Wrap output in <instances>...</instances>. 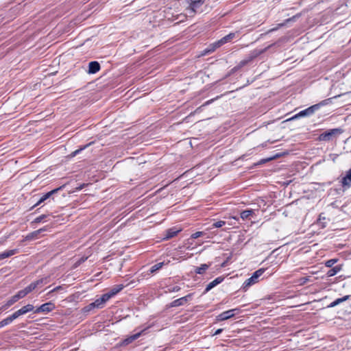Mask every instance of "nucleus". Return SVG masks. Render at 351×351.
Segmentation results:
<instances>
[{
	"mask_svg": "<svg viewBox=\"0 0 351 351\" xmlns=\"http://www.w3.org/2000/svg\"><path fill=\"white\" fill-rule=\"evenodd\" d=\"M343 132L341 128L328 130L319 134L318 139L322 141H330L334 136H338Z\"/></svg>",
	"mask_w": 351,
	"mask_h": 351,
	"instance_id": "obj_6",
	"label": "nucleus"
},
{
	"mask_svg": "<svg viewBox=\"0 0 351 351\" xmlns=\"http://www.w3.org/2000/svg\"><path fill=\"white\" fill-rule=\"evenodd\" d=\"M55 308H56L55 304L51 302H49L42 304L38 308H37L35 310L34 313H49V312L52 311L53 310H54Z\"/></svg>",
	"mask_w": 351,
	"mask_h": 351,
	"instance_id": "obj_10",
	"label": "nucleus"
},
{
	"mask_svg": "<svg viewBox=\"0 0 351 351\" xmlns=\"http://www.w3.org/2000/svg\"><path fill=\"white\" fill-rule=\"evenodd\" d=\"M349 298H350V295H345V296H343L342 298H337L335 301L331 302L330 304H328L327 307L328 308H333V307L339 305V304H341V303H342L343 302H346Z\"/></svg>",
	"mask_w": 351,
	"mask_h": 351,
	"instance_id": "obj_16",
	"label": "nucleus"
},
{
	"mask_svg": "<svg viewBox=\"0 0 351 351\" xmlns=\"http://www.w3.org/2000/svg\"><path fill=\"white\" fill-rule=\"evenodd\" d=\"M237 33L231 32L228 35L223 36L220 40L210 44L208 47L205 50L206 53H211L214 51L216 49L221 47L224 44L232 41L236 37Z\"/></svg>",
	"mask_w": 351,
	"mask_h": 351,
	"instance_id": "obj_2",
	"label": "nucleus"
},
{
	"mask_svg": "<svg viewBox=\"0 0 351 351\" xmlns=\"http://www.w3.org/2000/svg\"><path fill=\"white\" fill-rule=\"evenodd\" d=\"M123 285H117L114 286L111 289L117 295L123 289Z\"/></svg>",
	"mask_w": 351,
	"mask_h": 351,
	"instance_id": "obj_28",
	"label": "nucleus"
},
{
	"mask_svg": "<svg viewBox=\"0 0 351 351\" xmlns=\"http://www.w3.org/2000/svg\"><path fill=\"white\" fill-rule=\"evenodd\" d=\"M49 217V215H41L40 216H38V217H36L32 222V223H40L43 221H46V219Z\"/></svg>",
	"mask_w": 351,
	"mask_h": 351,
	"instance_id": "obj_26",
	"label": "nucleus"
},
{
	"mask_svg": "<svg viewBox=\"0 0 351 351\" xmlns=\"http://www.w3.org/2000/svg\"><path fill=\"white\" fill-rule=\"evenodd\" d=\"M186 303V299H183V298H180L179 299L175 300L171 302L169 304V307H177L180 306H182Z\"/></svg>",
	"mask_w": 351,
	"mask_h": 351,
	"instance_id": "obj_21",
	"label": "nucleus"
},
{
	"mask_svg": "<svg viewBox=\"0 0 351 351\" xmlns=\"http://www.w3.org/2000/svg\"><path fill=\"white\" fill-rule=\"evenodd\" d=\"M270 160V158L265 159V160H262L260 162V163H264L265 162L268 161V160Z\"/></svg>",
	"mask_w": 351,
	"mask_h": 351,
	"instance_id": "obj_47",
	"label": "nucleus"
},
{
	"mask_svg": "<svg viewBox=\"0 0 351 351\" xmlns=\"http://www.w3.org/2000/svg\"><path fill=\"white\" fill-rule=\"evenodd\" d=\"M227 265V261H224L221 265V267H224Z\"/></svg>",
	"mask_w": 351,
	"mask_h": 351,
	"instance_id": "obj_46",
	"label": "nucleus"
},
{
	"mask_svg": "<svg viewBox=\"0 0 351 351\" xmlns=\"http://www.w3.org/2000/svg\"><path fill=\"white\" fill-rule=\"evenodd\" d=\"M45 230H46L45 228H40L39 230H35V231L29 233V234H27L25 237V240L26 241H32V240L36 239L38 237V235L40 233H41L42 232L45 231Z\"/></svg>",
	"mask_w": 351,
	"mask_h": 351,
	"instance_id": "obj_17",
	"label": "nucleus"
},
{
	"mask_svg": "<svg viewBox=\"0 0 351 351\" xmlns=\"http://www.w3.org/2000/svg\"><path fill=\"white\" fill-rule=\"evenodd\" d=\"M341 269H342V265H336V266L333 267L332 268L330 269L327 271L326 275L328 277L334 276L337 274H338L341 270Z\"/></svg>",
	"mask_w": 351,
	"mask_h": 351,
	"instance_id": "obj_18",
	"label": "nucleus"
},
{
	"mask_svg": "<svg viewBox=\"0 0 351 351\" xmlns=\"http://www.w3.org/2000/svg\"><path fill=\"white\" fill-rule=\"evenodd\" d=\"M219 97L217 96L215 99H210V100H208L207 101H206L204 103V104L203 105L204 106H207V105H209L214 100L217 99V98H219Z\"/></svg>",
	"mask_w": 351,
	"mask_h": 351,
	"instance_id": "obj_38",
	"label": "nucleus"
},
{
	"mask_svg": "<svg viewBox=\"0 0 351 351\" xmlns=\"http://www.w3.org/2000/svg\"><path fill=\"white\" fill-rule=\"evenodd\" d=\"M86 147V146H85L84 147L81 148V149H77V150H75V151L73 152V156H75L76 154H77L78 153H80V152L81 150H82L83 149H84Z\"/></svg>",
	"mask_w": 351,
	"mask_h": 351,
	"instance_id": "obj_45",
	"label": "nucleus"
},
{
	"mask_svg": "<svg viewBox=\"0 0 351 351\" xmlns=\"http://www.w3.org/2000/svg\"><path fill=\"white\" fill-rule=\"evenodd\" d=\"M308 280V278H303V283L306 282Z\"/></svg>",
	"mask_w": 351,
	"mask_h": 351,
	"instance_id": "obj_48",
	"label": "nucleus"
},
{
	"mask_svg": "<svg viewBox=\"0 0 351 351\" xmlns=\"http://www.w3.org/2000/svg\"><path fill=\"white\" fill-rule=\"evenodd\" d=\"M224 280V277L219 276L216 278L214 280L210 282L209 284L207 285L203 294H206L208 291H210L212 289H213L215 287L222 282Z\"/></svg>",
	"mask_w": 351,
	"mask_h": 351,
	"instance_id": "obj_11",
	"label": "nucleus"
},
{
	"mask_svg": "<svg viewBox=\"0 0 351 351\" xmlns=\"http://www.w3.org/2000/svg\"><path fill=\"white\" fill-rule=\"evenodd\" d=\"M95 308V306H92V305H91V303H90V304H89L88 306H85V307L84 308V312H88V311H91V310H92L93 308Z\"/></svg>",
	"mask_w": 351,
	"mask_h": 351,
	"instance_id": "obj_37",
	"label": "nucleus"
},
{
	"mask_svg": "<svg viewBox=\"0 0 351 351\" xmlns=\"http://www.w3.org/2000/svg\"><path fill=\"white\" fill-rule=\"evenodd\" d=\"M11 324L10 322V320L8 319V317H6L5 319H3L2 321L0 322V328H3L8 324Z\"/></svg>",
	"mask_w": 351,
	"mask_h": 351,
	"instance_id": "obj_33",
	"label": "nucleus"
},
{
	"mask_svg": "<svg viewBox=\"0 0 351 351\" xmlns=\"http://www.w3.org/2000/svg\"><path fill=\"white\" fill-rule=\"evenodd\" d=\"M47 281V278H40L39 280H37L31 284H29L27 287H26L24 289L25 292L27 295L28 293H31L32 291H34L36 288L42 285L44 283H46Z\"/></svg>",
	"mask_w": 351,
	"mask_h": 351,
	"instance_id": "obj_9",
	"label": "nucleus"
},
{
	"mask_svg": "<svg viewBox=\"0 0 351 351\" xmlns=\"http://www.w3.org/2000/svg\"><path fill=\"white\" fill-rule=\"evenodd\" d=\"M108 295H109V298H112L114 297L116 294L112 291V289H110L108 292L106 293Z\"/></svg>",
	"mask_w": 351,
	"mask_h": 351,
	"instance_id": "obj_40",
	"label": "nucleus"
},
{
	"mask_svg": "<svg viewBox=\"0 0 351 351\" xmlns=\"http://www.w3.org/2000/svg\"><path fill=\"white\" fill-rule=\"evenodd\" d=\"M341 183L343 188H349L351 186V168L346 172V176L342 178Z\"/></svg>",
	"mask_w": 351,
	"mask_h": 351,
	"instance_id": "obj_12",
	"label": "nucleus"
},
{
	"mask_svg": "<svg viewBox=\"0 0 351 351\" xmlns=\"http://www.w3.org/2000/svg\"><path fill=\"white\" fill-rule=\"evenodd\" d=\"M101 69L100 64L97 61H92L88 64V73L95 74Z\"/></svg>",
	"mask_w": 351,
	"mask_h": 351,
	"instance_id": "obj_15",
	"label": "nucleus"
},
{
	"mask_svg": "<svg viewBox=\"0 0 351 351\" xmlns=\"http://www.w3.org/2000/svg\"><path fill=\"white\" fill-rule=\"evenodd\" d=\"M222 331H223V329H222V328H219V329H217V330L215 332L214 335H219Z\"/></svg>",
	"mask_w": 351,
	"mask_h": 351,
	"instance_id": "obj_44",
	"label": "nucleus"
},
{
	"mask_svg": "<svg viewBox=\"0 0 351 351\" xmlns=\"http://www.w3.org/2000/svg\"><path fill=\"white\" fill-rule=\"evenodd\" d=\"M239 308H233L230 309L224 312H222L219 315L217 316V320L221 322L227 320L230 318H232L234 316L236 312L239 313Z\"/></svg>",
	"mask_w": 351,
	"mask_h": 351,
	"instance_id": "obj_8",
	"label": "nucleus"
},
{
	"mask_svg": "<svg viewBox=\"0 0 351 351\" xmlns=\"http://www.w3.org/2000/svg\"><path fill=\"white\" fill-rule=\"evenodd\" d=\"M322 105V103L313 105L303 110L300 111L298 113L288 119L287 121H293L301 117H310L313 115L317 110H318Z\"/></svg>",
	"mask_w": 351,
	"mask_h": 351,
	"instance_id": "obj_4",
	"label": "nucleus"
},
{
	"mask_svg": "<svg viewBox=\"0 0 351 351\" xmlns=\"http://www.w3.org/2000/svg\"><path fill=\"white\" fill-rule=\"evenodd\" d=\"M64 185L58 187V188H56L55 189H53L49 192H47V193H45V195H43L40 198V199L32 206V209L39 206L40 204H41L42 203L45 202L46 200L47 199H53V195L56 194L59 191L62 190L63 188H64Z\"/></svg>",
	"mask_w": 351,
	"mask_h": 351,
	"instance_id": "obj_7",
	"label": "nucleus"
},
{
	"mask_svg": "<svg viewBox=\"0 0 351 351\" xmlns=\"http://www.w3.org/2000/svg\"><path fill=\"white\" fill-rule=\"evenodd\" d=\"M17 252H18V250L14 249V250H10L5 251L2 253H0V260H3L4 258L10 257V256L14 255L15 254H16Z\"/></svg>",
	"mask_w": 351,
	"mask_h": 351,
	"instance_id": "obj_19",
	"label": "nucleus"
},
{
	"mask_svg": "<svg viewBox=\"0 0 351 351\" xmlns=\"http://www.w3.org/2000/svg\"><path fill=\"white\" fill-rule=\"evenodd\" d=\"M61 288H62V287H61V286L56 287H55L53 289H52V290L49 293H49H53V292L57 291L58 290L60 289Z\"/></svg>",
	"mask_w": 351,
	"mask_h": 351,
	"instance_id": "obj_42",
	"label": "nucleus"
},
{
	"mask_svg": "<svg viewBox=\"0 0 351 351\" xmlns=\"http://www.w3.org/2000/svg\"><path fill=\"white\" fill-rule=\"evenodd\" d=\"M181 289L180 287L179 286H173L169 288V292H178Z\"/></svg>",
	"mask_w": 351,
	"mask_h": 351,
	"instance_id": "obj_35",
	"label": "nucleus"
},
{
	"mask_svg": "<svg viewBox=\"0 0 351 351\" xmlns=\"http://www.w3.org/2000/svg\"><path fill=\"white\" fill-rule=\"evenodd\" d=\"M206 0H189V6L186 8V14L193 16L196 13L202 12L201 7Z\"/></svg>",
	"mask_w": 351,
	"mask_h": 351,
	"instance_id": "obj_5",
	"label": "nucleus"
},
{
	"mask_svg": "<svg viewBox=\"0 0 351 351\" xmlns=\"http://www.w3.org/2000/svg\"><path fill=\"white\" fill-rule=\"evenodd\" d=\"M91 305L94 306L95 308H101L104 307V303L103 302V301L101 300V298H99L97 299L95 302H92Z\"/></svg>",
	"mask_w": 351,
	"mask_h": 351,
	"instance_id": "obj_25",
	"label": "nucleus"
},
{
	"mask_svg": "<svg viewBox=\"0 0 351 351\" xmlns=\"http://www.w3.org/2000/svg\"><path fill=\"white\" fill-rule=\"evenodd\" d=\"M272 45H269L264 49H255L250 52V53L247 56V57L242 60L237 66L234 67L235 70H239L241 68L243 67L244 66L247 65L250 62H251L254 59L259 56L260 55L263 54V53L266 52Z\"/></svg>",
	"mask_w": 351,
	"mask_h": 351,
	"instance_id": "obj_1",
	"label": "nucleus"
},
{
	"mask_svg": "<svg viewBox=\"0 0 351 351\" xmlns=\"http://www.w3.org/2000/svg\"><path fill=\"white\" fill-rule=\"evenodd\" d=\"M25 314L34 310V306L32 304H27L22 307Z\"/></svg>",
	"mask_w": 351,
	"mask_h": 351,
	"instance_id": "obj_30",
	"label": "nucleus"
},
{
	"mask_svg": "<svg viewBox=\"0 0 351 351\" xmlns=\"http://www.w3.org/2000/svg\"><path fill=\"white\" fill-rule=\"evenodd\" d=\"M225 224H226V221H218L214 222L212 224V227L213 228H221Z\"/></svg>",
	"mask_w": 351,
	"mask_h": 351,
	"instance_id": "obj_29",
	"label": "nucleus"
},
{
	"mask_svg": "<svg viewBox=\"0 0 351 351\" xmlns=\"http://www.w3.org/2000/svg\"><path fill=\"white\" fill-rule=\"evenodd\" d=\"M326 219V217L324 216H323V214L321 213L319 215V218H318V221H321L322 220H325Z\"/></svg>",
	"mask_w": 351,
	"mask_h": 351,
	"instance_id": "obj_43",
	"label": "nucleus"
},
{
	"mask_svg": "<svg viewBox=\"0 0 351 351\" xmlns=\"http://www.w3.org/2000/svg\"><path fill=\"white\" fill-rule=\"evenodd\" d=\"M15 295H16V298H17L18 300H19L20 299L23 298L25 296H26L27 294L25 292L24 289H22V290H20L19 291H18V293L16 294H15Z\"/></svg>",
	"mask_w": 351,
	"mask_h": 351,
	"instance_id": "obj_31",
	"label": "nucleus"
},
{
	"mask_svg": "<svg viewBox=\"0 0 351 351\" xmlns=\"http://www.w3.org/2000/svg\"><path fill=\"white\" fill-rule=\"evenodd\" d=\"M100 298H101V300L103 301V302L104 304L110 299V298H109V295L106 293L103 294L100 297Z\"/></svg>",
	"mask_w": 351,
	"mask_h": 351,
	"instance_id": "obj_34",
	"label": "nucleus"
},
{
	"mask_svg": "<svg viewBox=\"0 0 351 351\" xmlns=\"http://www.w3.org/2000/svg\"><path fill=\"white\" fill-rule=\"evenodd\" d=\"M192 295H193V293H189L182 298H183V299H186V303L191 298Z\"/></svg>",
	"mask_w": 351,
	"mask_h": 351,
	"instance_id": "obj_39",
	"label": "nucleus"
},
{
	"mask_svg": "<svg viewBox=\"0 0 351 351\" xmlns=\"http://www.w3.org/2000/svg\"><path fill=\"white\" fill-rule=\"evenodd\" d=\"M202 235H203V232H196L192 234L191 238L195 239L200 237Z\"/></svg>",
	"mask_w": 351,
	"mask_h": 351,
	"instance_id": "obj_36",
	"label": "nucleus"
},
{
	"mask_svg": "<svg viewBox=\"0 0 351 351\" xmlns=\"http://www.w3.org/2000/svg\"><path fill=\"white\" fill-rule=\"evenodd\" d=\"M18 298H16V295H14L13 296H12L8 300H7V302H5V304L2 306V308L3 309H6L8 308V307L11 306L12 305H13L15 302H16L18 301Z\"/></svg>",
	"mask_w": 351,
	"mask_h": 351,
	"instance_id": "obj_23",
	"label": "nucleus"
},
{
	"mask_svg": "<svg viewBox=\"0 0 351 351\" xmlns=\"http://www.w3.org/2000/svg\"><path fill=\"white\" fill-rule=\"evenodd\" d=\"M165 265L164 262H160L152 266L149 270V274H152L160 269Z\"/></svg>",
	"mask_w": 351,
	"mask_h": 351,
	"instance_id": "obj_22",
	"label": "nucleus"
},
{
	"mask_svg": "<svg viewBox=\"0 0 351 351\" xmlns=\"http://www.w3.org/2000/svg\"><path fill=\"white\" fill-rule=\"evenodd\" d=\"M254 214L253 210H245L241 213L240 217L243 220L249 219Z\"/></svg>",
	"mask_w": 351,
	"mask_h": 351,
	"instance_id": "obj_20",
	"label": "nucleus"
},
{
	"mask_svg": "<svg viewBox=\"0 0 351 351\" xmlns=\"http://www.w3.org/2000/svg\"><path fill=\"white\" fill-rule=\"evenodd\" d=\"M209 266L208 264H202L199 267L195 268V272L197 274H203L208 269Z\"/></svg>",
	"mask_w": 351,
	"mask_h": 351,
	"instance_id": "obj_24",
	"label": "nucleus"
},
{
	"mask_svg": "<svg viewBox=\"0 0 351 351\" xmlns=\"http://www.w3.org/2000/svg\"><path fill=\"white\" fill-rule=\"evenodd\" d=\"M180 231V230L177 229L176 228L174 227L167 230L164 234L163 240H168L171 238L176 237Z\"/></svg>",
	"mask_w": 351,
	"mask_h": 351,
	"instance_id": "obj_14",
	"label": "nucleus"
},
{
	"mask_svg": "<svg viewBox=\"0 0 351 351\" xmlns=\"http://www.w3.org/2000/svg\"><path fill=\"white\" fill-rule=\"evenodd\" d=\"M265 271V269L261 268L254 271L252 274V276L245 280V282L243 283L242 287L241 288V290L245 292L251 286L257 283L259 281V278L264 274Z\"/></svg>",
	"mask_w": 351,
	"mask_h": 351,
	"instance_id": "obj_3",
	"label": "nucleus"
},
{
	"mask_svg": "<svg viewBox=\"0 0 351 351\" xmlns=\"http://www.w3.org/2000/svg\"><path fill=\"white\" fill-rule=\"evenodd\" d=\"M148 328H145L143 330H141V331L136 332V334L134 335H132L130 337H128V338H126L125 339H124L123 341V344L125 345H128L129 343L133 342L134 340L137 339L138 337H140L141 336V335Z\"/></svg>",
	"mask_w": 351,
	"mask_h": 351,
	"instance_id": "obj_13",
	"label": "nucleus"
},
{
	"mask_svg": "<svg viewBox=\"0 0 351 351\" xmlns=\"http://www.w3.org/2000/svg\"><path fill=\"white\" fill-rule=\"evenodd\" d=\"M19 315L17 314V311H15L13 314L8 317V319L10 320V322L12 323L14 319L18 318Z\"/></svg>",
	"mask_w": 351,
	"mask_h": 351,
	"instance_id": "obj_32",
	"label": "nucleus"
},
{
	"mask_svg": "<svg viewBox=\"0 0 351 351\" xmlns=\"http://www.w3.org/2000/svg\"><path fill=\"white\" fill-rule=\"evenodd\" d=\"M337 261H338L337 258H332V259L328 260L325 262V266L327 267H332Z\"/></svg>",
	"mask_w": 351,
	"mask_h": 351,
	"instance_id": "obj_27",
	"label": "nucleus"
},
{
	"mask_svg": "<svg viewBox=\"0 0 351 351\" xmlns=\"http://www.w3.org/2000/svg\"><path fill=\"white\" fill-rule=\"evenodd\" d=\"M17 314L20 317L21 315H25V313L24 312L23 309L21 308H20L19 310L17 311Z\"/></svg>",
	"mask_w": 351,
	"mask_h": 351,
	"instance_id": "obj_41",
	"label": "nucleus"
}]
</instances>
